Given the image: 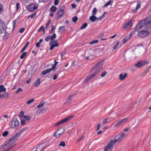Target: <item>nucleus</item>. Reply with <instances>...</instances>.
Masks as SVG:
<instances>
[{"label":"nucleus","mask_w":151,"mask_h":151,"mask_svg":"<svg viewBox=\"0 0 151 151\" xmlns=\"http://www.w3.org/2000/svg\"><path fill=\"white\" fill-rule=\"evenodd\" d=\"M27 127L22 128L19 131L14 134L11 138L7 140L0 147V150L3 148L4 150L3 151H9L14 146V143L20 136L22 133L27 129Z\"/></svg>","instance_id":"f257e3e1"},{"label":"nucleus","mask_w":151,"mask_h":151,"mask_svg":"<svg viewBox=\"0 0 151 151\" xmlns=\"http://www.w3.org/2000/svg\"><path fill=\"white\" fill-rule=\"evenodd\" d=\"M125 137V134L123 133L121 134L116 135L115 137L116 139L114 140L111 139L108 142L107 145L105 146L104 148V151H111L114 147L115 144L117 142H119L122 140Z\"/></svg>","instance_id":"f03ea898"},{"label":"nucleus","mask_w":151,"mask_h":151,"mask_svg":"<svg viewBox=\"0 0 151 151\" xmlns=\"http://www.w3.org/2000/svg\"><path fill=\"white\" fill-rule=\"evenodd\" d=\"M103 62V60H101L98 62L91 70V72H92L93 70L96 69V70L94 73L97 75L99 72L102 69Z\"/></svg>","instance_id":"7ed1b4c3"},{"label":"nucleus","mask_w":151,"mask_h":151,"mask_svg":"<svg viewBox=\"0 0 151 151\" xmlns=\"http://www.w3.org/2000/svg\"><path fill=\"white\" fill-rule=\"evenodd\" d=\"M149 63V61H147L144 60H139L135 64L134 66L136 68H140L148 64Z\"/></svg>","instance_id":"20e7f679"},{"label":"nucleus","mask_w":151,"mask_h":151,"mask_svg":"<svg viewBox=\"0 0 151 151\" xmlns=\"http://www.w3.org/2000/svg\"><path fill=\"white\" fill-rule=\"evenodd\" d=\"M19 125L18 120L16 118H13L10 127L11 128H18Z\"/></svg>","instance_id":"39448f33"},{"label":"nucleus","mask_w":151,"mask_h":151,"mask_svg":"<svg viewBox=\"0 0 151 151\" xmlns=\"http://www.w3.org/2000/svg\"><path fill=\"white\" fill-rule=\"evenodd\" d=\"M65 131V130L62 128H59L57 129L54 133L53 135L57 138H59Z\"/></svg>","instance_id":"423d86ee"},{"label":"nucleus","mask_w":151,"mask_h":151,"mask_svg":"<svg viewBox=\"0 0 151 151\" xmlns=\"http://www.w3.org/2000/svg\"><path fill=\"white\" fill-rule=\"evenodd\" d=\"M73 117V115H70L55 124L56 126H59L71 120Z\"/></svg>","instance_id":"0eeeda50"},{"label":"nucleus","mask_w":151,"mask_h":151,"mask_svg":"<svg viewBox=\"0 0 151 151\" xmlns=\"http://www.w3.org/2000/svg\"><path fill=\"white\" fill-rule=\"evenodd\" d=\"M38 7V6L32 4L27 5L26 7V8L29 11L32 12H33L35 9H37Z\"/></svg>","instance_id":"6e6552de"},{"label":"nucleus","mask_w":151,"mask_h":151,"mask_svg":"<svg viewBox=\"0 0 151 151\" xmlns=\"http://www.w3.org/2000/svg\"><path fill=\"white\" fill-rule=\"evenodd\" d=\"M149 33L148 31L142 30L138 32V35L140 37H144L148 35Z\"/></svg>","instance_id":"1a4fd4ad"},{"label":"nucleus","mask_w":151,"mask_h":151,"mask_svg":"<svg viewBox=\"0 0 151 151\" xmlns=\"http://www.w3.org/2000/svg\"><path fill=\"white\" fill-rule=\"evenodd\" d=\"M143 21H145V25L146 27V28L148 29H150L151 27V19L147 18L145 19Z\"/></svg>","instance_id":"9d476101"},{"label":"nucleus","mask_w":151,"mask_h":151,"mask_svg":"<svg viewBox=\"0 0 151 151\" xmlns=\"http://www.w3.org/2000/svg\"><path fill=\"white\" fill-rule=\"evenodd\" d=\"M145 21L142 20L139 22L138 24L136 26L135 28V30L137 31L144 27L145 26Z\"/></svg>","instance_id":"9b49d317"},{"label":"nucleus","mask_w":151,"mask_h":151,"mask_svg":"<svg viewBox=\"0 0 151 151\" xmlns=\"http://www.w3.org/2000/svg\"><path fill=\"white\" fill-rule=\"evenodd\" d=\"M96 75H97L96 74L94 73H93V74L88 76L85 80H84L83 82V83H86L88 81L93 78Z\"/></svg>","instance_id":"f8f14e48"},{"label":"nucleus","mask_w":151,"mask_h":151,"mask_svg":"<svg viewBox=\"0 0 151 151\" xmlns=\"http://www.w3.org/2000/svg\"><path fill=\"white\" fill-rule=\"evenodd\" d=\"M5 27L4 22L1 19H0V34H1L3 32Z\"/></svg>","instance_id":"ddd939ff"},{"label":"nucleus","mask_w":151,"mask_h":151,"mask_svg":"<svg viewBox=\"0 0 151 151\" xmlns=\"http://www.w3.org/2000/svg\"><path fill=\"white\" fill-rule=\"evenodd\" d=\"M45 142H43L40 144L37 148L36 150L34 151H41V150L45 146Z\"/></svg>","instance_id":"4468645a"},{"label":"nucleus","mask_w":151,"mask_h":151,"mask_svg":"<svg viewBox=\"0 0 151 151\" xmlns=\"http://www.w3.org/2000/svg\"><path fill=\"white\" fill-rule=\"evenodd\" d=\"M141 2L139 1L137 3V6L134 9H132V11L134 13H135L137 12V10L141 7Z\"/></svg>","instance_id":"2eb2a0df"},{"label":"nucleus","mask_w":151,"mask_h":151,"mask_svg":"<svg viewBox=\"0 0 151 151\" xmlns=\"http://www.w3.org/2000/svg\"><path fill=\"white\" fill-rule=\"evenodd\" d=\"M127 73H124V74H121L119 76V79L121 81L124 80L127 76Z\"/></svg>","instance_id":"dca6fc26"},{"label":"nucleus","mask_w":151,"mask_h":151,"mask_svg":"<svg viewBox=\"0 0 151 151\" xmlns=\"http://www.w3.org/2000/svg\"><path fill=\"white\" fill-rule=\"evenodd\" d=\"M151 68V66L146 68L145 71L143 73H142V74L141 75V76H145L146 75V74L149 72Z\"/></svg>","instance_id":"f3484780"},{"label":"nucleus","mask_w":151,"mask_h":151,"mask_svg":"<svg viewBox=\"0 0 151 151\" xmlns=\"http://www.w3.org/2000/svg\"><path fill=\"white\" fill-rule=\"evenodd\" d=\"M52 70L53 71V69L52 68L50 69H47L46 70H44L42 71V74L43 75H45Z\"/></svg>","instance_id":"a211bd4d"},{"label":"nucleus","mask_w":151,"mask_h":151,"mask_svg":"<svg viewBox=\"0 0 151 151\" xmlns=\"http://www.w3.org/2000/svg\"><path fill=\"white\" fill-rule=\"evenodd\" d=\"M52 70L53 71V69L52 68L50 69H47L46 70H44L42 71V74L43 75H45Z\"/></svg>","instance_id":"6ab92c4d"},{"label":"nucleus","mask_w":151,"mask_h":151,"mask_svg":"<svg viewBox=\"0 0 151 151\" xmlns=\"http://www.w3.org/2000/svg\"><path fill=\"white\" fill-rule=\"evenodd\" d=\"M97 17L95 15H92V16L90 17L89 19L90 21L92 22H94L96 21H97Z\"/></svg>","instance_id":"aec40b11"},{"label":"nucleus","mask_w":151,"mask_h":151,"mask_svg":"<svg viewBox=\"0 0 151 151\" xmlns=\"http://www.w3.org/2000/svg\"><path fill=\"white\" fill-rule=\"evenodd\" d=\"M40 78H39L35 82L34 86H35L38 87L40 85Z\"/></svg>","instance_id":"412c9836"},{"label":"nucleus","mask_w":151,"mask_h":151,"mask_svg":"<svg viewBox=\"0 0 151 151\" xmlns=\"http://www.w3.org/2000/svg\"><path fill=\"white\" fill-rule=\"evenodd\" d=\"M6 90V89L4 85H0V93L2 92H5Z\"/></svg>","instance_id":"4be33fe9"},{"label":"nucleus","mask_w":151,"mask_h":151,"mask_svg":"<svg viewBox=\"0 0 151 151\" xmlns=\"http://www.w3.org/2000/svg\"><path fill=\"white\" fill-rule=\"evenodd\" d=\"M74 94H71L69 96L65 103H68L71 101L72 100V98Z\"/></svg>","instance_id":"5701e85b"},{"label":"nucleus","mask_w":151,"mask_h":151,"mask_svg":"<svg viewBox=\"0 0 151 151\" xmlns=\"http://www.w3.org/2000/svg\"><path fill=\"white\" fill-rule=\"evenodd\" d=\"M64 14V12L62 11H57V15L58 16L57 18H58L62 16Z\"/></svg>","instance_id":"b1692460"},{"label":"nucleus","mask_w":151,"mask_h":151,"mask_svg":"<svg viewBox=\"0 0 151 151\" xmlns=\"http://www.w3.org/2000/svg\"><path fill=\"white\" fill-rule=\"evenodd\" d=\"M57 10V8L54 6H52L50 8V11L52 12H55Z\"/></svg>","instance_id":"393cba45"},{"label":"nucleus","mask_w":151,"mask_h":151,"mask_svg":"<svg viewBox=\"0 0 151 151\" xmlns=\"http://www.w3.org/2000/svg\"><path fill=\"white\" fill-rule=\"evenodd\" d=\"M54 61L55 63L53 65L52 67L51 68L52 69H53V71L55 70L56 67L58 63V62H57L55 60H54Z\"/></svg>","instance_id":"a878e982"},{"label":"nucleus","mask_w":151,"mask_h":151,"mask_svg":"<svg viewBox=\"0 0 151 151\" xmlns=\"http://www.w3.org/2000/svg\"><path fill=\"white\" fill-rule=\"evenodd\" d=\"M103 51V50L102 49H98L96 50L95 52V54L96 55H98L101 52H102Z\"/></svg>","instance_id":"bb28decb"},{"label":"nucleus","mask_w":151,"mask_h":151,"mask_svg":"<svg viewBox=\"0 0 151 151\" xmlns=\"http://www.w3.org/2000/svg\"><path fill=\"white\" fill-rule=\"evenodd\" d=\"M9 94L8 93H6L4 94H0V98H7L8 97Z\"/></svg>","instance_id":"cd10ccee"},{"label":"nucleus","mask_w":151,"mask_h":151,"mask_svg":"<svg viewBox=\"0 0 151 151\" xmlns=\"http://www.w3.org/2000/svg\"><path fill=\"white\" fill-rule=\"evenodd\" d=\"M43 40L42 39H40L39 40V41L37 43L36 45V47L39 48L40 46V44L42 42Z\"/></svg>","instance_id":"c85d7f7f"},{"label":"nucleus","mask_w":151,"mask_h":151,"mask_svg":"<svg viewBox=\"0 0 151 151\" xmlns=\"http://www.w3.org/2000/svg\"><path fill=\"white\" fill-rule=\"evenodd\" d=\"M50 40L52 41V40H53L56 38V34L54 33L51 36H50Z\"/></svg>","instance_id":"c756f323"},{"label":"nucleus","mask_w":151,"mask_h":151,"mask_svg":"<svg viewBox=\"0 0 151 151\" xmlns=\"http://www.w3.org/2000/svg\"><path fill=\"white\" fill-rule=\"evenodd\" d=\"M9 134V132L8 131H5L2 133V135L3 137H5L7 136Z\"/></svg>","instance_id":"7c9ffc66"},{"label":"nucleus","mask_w":151,"mask_h":151,"mask_svg":"<svg viewBox=\"0 0 151 151\" xmlns=\"http://www.w3.org/2000/svg\"><path fill=\"white\" fill-rule=\"evenodd\" d=\"M129 39V37H128L127 36H126L122 40L123 44H124Z\"/></svg>","instance_id":"2f4dec72"},{"label":"nucleus","mask_w":151,"mask_h":151,"mask_svg":"<svg viewBox=\"0 0 151 151\" xmlns=\"http://www.w3.org/2000/svg\"><path fill=\"white\" fill-rule=\"evenodd\" d=\"M59 45V44H58V43H56V44H55V45H51V47H50V50H52L54 49V48L55 47H57Z\"/></svg>","instance_id":"473e14b6"},{"label":"nucleus","mask_w":151,"mask_h":151,"mask_svg":"<svg viewBox=\"0 0 151 151\" xmlns=\"http://www.w3.org/2000/svg\"><path fill=\"white\" fill-rule=\"evenodd\" d=\"M59 44L58 42H57L56 40H52V41H51L50 43V45H55V44H56V43Z\"/></svg>","instance_id":"72a5a7b5"},{"label":"nucleus","mask_w":151,"mask_h":151,"mask_svg":"<svg viewBox=\"0 0 151 151\" xmlns=\"http://www.w3.org/2000/svg\"><path fill=\"white\" fill-rule=\"evenodd\" d=\"M112 2V1L111 0H109L107 3L105 4L104 6V7H105L108 6L110 5L111 4V3Z\"/></svg>","instance_id":"f704fd0d"},{"label":"nucleus","mask_w":151,"mask_h":151,"mask_svg":"<svg viewBox=\"0 0 151 151\" xmlns=\"http://www.w3.org/2000/svg\"><path fill=\"white\" fill-rule=\"evenodd\" d=\"M4 7L3 5L0 4V14L2 13L4 11Z\"/></svg>","instance_id":"c9c22d12"},{"label":"nucleus","mask_w":151,"mask_h":151,"mask_svg":"<svg viewBox=\"0 0 151 151\" xmlns=\"http://www.w3.org/2000/svg\"><path fill=\"white\" fill-rule=\"evenodd\" d=\"M88 26V24L86 23H84L82 26L81 27L80 29H82L85 28Z\"/></svg>","instance_id":"e433bc0d"},{"label":"nucleus","mask_w":151,"mask_h":151,"mask_svg":"<svg viewBox=\"0 0 151 151\" xmlns=\"http://www.w3.org/2000/svg\"><path fill=\"white\" fill-rule=\"evenodd\" d=\"M45 102L43 101H42L40 102V104L38 105L37 107V108H40L44 104Z\"/></svg>","instance_id":"4c0bfd02"},{"label":"nucleus","mask_w":151,"mask_h":151,"mask_svg":"<svg viewBox=\"0 0 151 151\" xmlns=\"http://www.w3.org/2000/svg\"><path fill=\"white\" fill-rule=\"evenodd\" d=\"M59 146L64 147L65 146V144L64 141H61L59 145Z\"/></svg>","instance_id":"58836bf2"},{"label":"nucleus","mask_w":151,"mask_h":151,"mask_svg":"<svg viewBox=\"0 0 151 151\" xmlns=\"http://www.w3.org/2000/svg\"><path fill=\"white\" fill-rule=\"evenodd\" d=\"M35 101V99H31L27 101V104H29L32 103Z\"/></svg>","instance_id":"ea45409f"},{"label":"nucleus","mask_w":151,"mask_h":151,"mask_svg":"<svg viewBox=\"0 0 151 151\" xmlns=\"http://www.w3.org/2000/svg\"><path fill=\"white\" fill-rule=\"evenodd\" d=\"M98 41L97 40H94L93 41H91L89 43V44L91 45L93 44H94L96 43H98Z\"/></svg>","instance_id":"a19ab883"},{"label":"nucleus","mask_w":151,"mask_h":151,"mask_svg":"<svg viewBox=\"0 0 151 151\" xmlns=\"http://www.w3.org/2000/svg\"><path fill=\"white\" fill-rule=\"evenodd\" d=\"M119 42H117L116 43L115 45V46H114V47H113V50H116V49H117L119 46Z\"/></svg>","instance_id":"79ce46f5"},{"label":"nucleus","mask_w":151,"mask_h":151,"mask_svg":"<svg viewBox=\"0 0 151 151\" xmlns=\"http://www.w3.org/2000/svg\"><path fill=\"white\" fill-rule=\"evenodd\" d=\"M23 118L25 120L29 121L30 119V118L29 116H23Z\"/></svg>","instance_id":"37998d69"},{"label":"nucleus","mask_w":151,"mask_h":151,"mask_svg":"<svg viewBox=\"0 0 151 151\" xmlns=\"http://www.w3.org/2000/svg\"><path fill=\"white\" fill-rule=\"evenodd\" d=\"M78 20V17L76 16L73 17L72 18V20L74 22H76Z\"/></svg>","instance_id":"c03bdc74"},{"label":"nucleus","mask_w":151,"mask_h":151,"mask_svg":"<svg viewBox=\"0 0 151 151\" xmlns=\"http://www.w3.org/2000/svg\"><path fill=\"white\" fill-rule=\"evenodd\" d=\"M51 22V21L50 20H49L46 23L45 25V28H47L50 24Z\"/></svg>","instance_id":"a18cd8bd"},{"label":"nucleus","mask_w":151,"mask_h":151,"mask_svg":"<svg viewBox=\"0 0 151 151\" xmlns=\"http://www.w3.org/2000/svg\"><path fill=\"white\" fill-rule=\"evenodd\" d=\"M64 28H65V27L63 26L60 27L59 29V32H63V31H64L65 30Z\"/></svg>","instance_id":"49530a36"},{"label":"nucleus","mask_w":151,"mask_h":151,"mask_svg":"<svg viewBox=\"0 0 151 151\" xmlns=\"http://www.w3.org/2000/svg\"><path fill=\"white\" fill-rule=\"evenodd\" d=\"M27 54V53L26 52H24V53H23L20 56V58L23 59L26 56Z\"/></svg>","instance_id":"de8ad7c7"},{"label":"nucleus","mask_w":151,"mask_h":151,"mask_svg":"<svg viewBox=\"0 0 151 151\" xmlns=\"http://www.w3.org/2000/svg\"><path fill=\"white\" fill-rule=\"evenodd\" d=\"M107 73V72L106 71H104L102 72L101 75V76L102 77H104Z\"/></svg>","instance_id":"09e8293b"},{"label":"nucleus","mask_w":151,"mask_h":151,"mask_svg":"<svg viewBox=\"0 0 151 151\" xmlns=\"http://www.w3.org/2000/svg\"><path fill=\"white\" fill-rule=\"evenodd\" d=\"M96 8H93L92 11L93 15H95L96 14Z\"/></svg>","instance_id":"8fccbe9b"},{"label":"nucleus","mask_w":151,"mask_h":151,"mask_svg":"<svg viewBox=\"0 0 151 151\" xmlns=\"http://www.w3.org/2000/svg\"><path fill=\"white\" fill-rule=\"evenodd\" d=\"M50 40V38L49 35L46 36L45 39V40L47 42H48Z\"/></svg>","instance_id":"3c124183"},{"label":"nucleus","mask_w":151,"mask_h":151,"mask_svg":"<svg viewBox=\"0 0 151 151\" xmlns=\"http://www.w3.org/2000/svg\"><path fill=\"white\" fill-rule=\"evenodd\" d=\"M65 9V6H61L59 9V10L60 11H62L64 12V10Z\"/></svg>","instance_id":"603ef678"},{"label":"nucleus","mask_w":151,"mask_h":151,"mask_svg":"<svg viewBox=\"0 0 151 151\" xmlns=\"http://www.w3.org/2000/svg\"><path fill=\"white\" fill-rule=\"evenodd\" d=\"M43 29L44 32V34L45 33V29L44 28V27L43 26L41 27L40 28L37 30L38 32H40L41 30Z\"/></svg>","instance_id":"864d4df0"},{"label":"nucleus","mask_w":151,"mask_h":151,"mask_svg":"<svg viewBox=\"0 0 151 151\" xmlns=\"http://www.w3.org/2000/svg\"><path fill=\"white\" fill-rule=\"evenodd\" d=\"M66 52V50H63L61 52V57H62L65 54Z\"/></svg>","instance_id":"5fc2aeb1"},{"label":"nucleus","mask_w":151,"mask_h":151,"mask_svg":"<svg viewBox=\"0 0 151 151\" xmlns=\"http://www.w3.org/2000/svg\"><path fill=\"white\" fill-rule=\"evenodd\" d=\"M51 30L50 32V33H52L53 31L55 29V27L54 25H52L51 26Z\"/></svg>","instance_id":"6e6d98bb"},{"label":"nucleus","mask_w":151,"mask_h":151,"mask_svg":"<svg viewBox=\"0 0 151 151\" xmlns=\"http://www.w3.org/2000/svg\"><path fill=\"white\" fill-rule=\"evenodd\" d=\"M23 91V89L21 88H19L16 92V93H18L20 92H22Z\"/></svg>","instance_id":"4d7b16f0"},{"label":"nucleus","mask_w":151,"mask_h":151,"mask_svg":"<svg viewBox=\"0 0 151 151\" xmlns=\"http://www.w3.org/2000/svg\"><path fill=\"white\" fill-rule=\"evenodd\" d=\"M121 124H122V123L121 121H119L114 126L115 127H117L119 126Z\"/></svg>","instance_id":"13d9d810"},{"label":"nucleus","mask_w":151,"mask_h":151,"mask_svg":"<svg viewBox=\"0 0 151 151\" xmlns=\"http://www.w3.org/2000/svg\"><path fill=\"white\" fill-rule=\"evenodd\" d=\"M109 120V118L105 119L104 120V121L103 122V124H105L108 122V121Z\"/></svg>","instance_id":"bf43d9fd"},{"label":"nucleus","mask_w":151,"mask_h":151,"mask_svg":"<svg viewBox=\"0 0 151 151\" xmlns=\"http://www.w3.org/2000/svg\"><path fill=\"white\" fill-rule=\"evenodd\" d=\"M134 31H132L131 33H130L129 35V36H127L128 37H129V39L131 38L132 36L134 35Z\"/></svg>","instance_id":"052dcab7"},{"label":"nucleus","mask_w":151,"mask_h":151,"mask_svg":"<svg viewBox=\"0 0 151 151\" xmlns=\"http://www.w3.org/2000/svg\"><path fill=\"white\" fill-rule=\"evenodd\" d=\"M36 15V13H34L32 14H31L30 16L32 19H34Z\"/></svg>","instance_id":"680f3d73"},{"label":"nucleus","mask_w":151,"mask_h":151,"mask_svg":"<svg viewBox=\"0 0 151 151\" xmlns=\"http://www.w3.org/2000/svg\"><path fill=\"white\" fill-rule=\"evenodd\" d=\"M16 10L17 11L19 9V8L20 6V4L19 3H17L16 4Z\"/></svg>","instance_id":"e2e57ef3"},{"label":"nucleus","mask_w":151,"mask_h":151,"mask_svg":"<svg viewBox=\"0 0 151 151\" xmlns=\"http://www.w3.org/2000/svg\"><path fill=\"white\" fill-rule=\"evenodd\" d=\"M26 120L25 119H22L21 120V123L22 125H24L25 124Z\"/></svg>","instance_id":"0e129e2a"},{"label":"nucleus","mask_w":151,"mask_h":151,"mask_svg":"<svg viewBox=\"0 0 151 151\" xmlns=\"http://www.w3.org/2000/svg\"><path fill=\"white\" fill-rule=\"evenodd\" d=\"M84 137L83 136H81L79 137L78 139L77 142H78L80 141L82 139H83Z\"/></svg>","instance_id":"69168bd1"},{"label":"nucleus","mask_w":151,"mask_h":151,"mask_svg":"<svg viewBox=\"0 0 151 151\" xmlns=\"http://www.w3.org/2000/svg\"><path fill=\"white\" fill-rule=\"evenodd\" d=\"M27 47V45H25L24 46V47L21 50V52H23L25 50Z\"/></svg>","instance_id":"338daca9"},{"label":"nucleus","mask_w":151,"mask_h":151,"mask_svg":"<svg viewBox=\"0 0 151 151\" xmlns=\"http://www.w3.org/2000/svg\"><path fill=\"white\" fill-rule=\"evenodd\" d=\"M127 120V119L126 118H124L122 120H121L120 121L122 123H124Z\"/></svg>","instance_id":"774afa93"}]
</instances>
